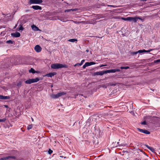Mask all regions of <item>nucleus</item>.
I'll list each match as a JSON object with an SVG mask.
<instances>
[{"label": "nucleus", "instance_id": "3c124183", "mask_svg": "<svg viewBox=\"0 0 160 160\" xmlns=\"http://www.w3.org/2000/svg\"><path fill=\"white\" fill-rule=\"evenodd\" d=\"M16 27V25L15 26V28Z\"/></svg>", "mask_w": 160, "mask_h": 160}, {"label": "nucleus", "instance_id": "e433bc0d", "mask_svg": "<svg viewBox=\"0 0 160 160\" xmlns=\"http://www.w3.org/2000/svg\"><path fill=\"white\" fill-rule=\"evenodd\" d=\"M122 19L125 21H128V17L127 18H123Z\"/></svg>", "mask_w": 160, "mask_h": 160}, {"label": "nucleus", "instance_id": "1a4fd4ad", "mask_svg": "<svg viewBox=\"0 0 160 160\" xmlns=\"http://www.w3.org/2000/svg\"><path fill=\"white\" fill-rule=\"evenodd\" d=\"M137 129L140 132L144 133L147 134H149L150 133V132L146 129H142L139 128H137Z\"/></svg>", "mask_w": 160, "mask_h": 160}, {"label": "nucleus", "instance_id": "4be33fe9", "mask_svg": "<svg viewBox=\"0 0 160 160\" xmlns=\"http://www.w3.org/2000/svg\"><path fill=\"white\" fill-rule=\"evenodd\" d=\"M29 72L30 73H35L36 72L34 69L33 68H31L29 70Z\"/></svg>", "mask_w": 160, "mask_h": 160}, {"label": "nucleus", "instance_id": "ddd939ff", "mask_svg": "<svg viewBox=\"0 0 160 160\" xmlns=\"http://www.w3.org/2000/svg\"><path fill=\"white\" fill-rule=\"evenodd\" d=\"M140 19L141 20H142V19L140 17H132V21L134 22V23L136 22L138 20Z\"/></svg>", "mask_w": 160, "mask_h": 160}, {"label": "nucleus", "instance_id": "f257e3e1", "mask_svg": "<svg viewBox=\"0 0 160 160\" xmlns=\"http://www.w3.org/2000/svg\"><path fill=\"white\" fill-rule=\"evenodd\" d=\"M51 68L53 69H58L62 68H68V66L66 65H63L60 63L53 64L51 65Z\"/></svg>", "mask_w": 160, "mask_h": 160}, {"label": "nucleus", "instance_id": "2f4dec72", "mask_svg": "<svg viewBox=\"0 0 160 160\" xmlns=\"http://www.w3.org/2000/svg\"><path fill=\"white\" fill-rule=\"evenodd\" d=\"M84 62H85V60L83 59L82 60L80 63V65H82L83 64V63H84Z\"/></svg>", "mask_w": 160, "mask_h": 160}, {"label": "nucleus", "instance_id": "79ce46f5", "mask_svg": "<svg viewBox=\"0 0 160 160\" xmlns=\"http://www.w3.org/2000/svg\"><path fill=\"white\" fill-rule=\"evenodd\" d=\"M4 106L5 108H7L8 107V106L7 105H5Z\"/></svg>", "mask_w": 160, "mask_h": 160}, {"label": "nucleus", "instance_id": "a18cd8bd", "mask_svg": "<svg viewBox=\"0 0 160 160\" xmlns=\"http://www.w3.org/2000/svg\"><path fill=\"white\" fill-rule=\"evenodd\" d=\"M135 160H139V159L138 158H136Z\"/></svg>", "mask_w": 160, "mask_h": 160}, {"label": "nucleus", "instance_id": "f8f14e48", "mask_svg": "<svg viewBox=\"0 0 160 160\" xmlns=\"http://www.w3.org/2000/svg\"><path fill=\"white\" fill-rule=\"evenodd\" d=\"M11 35L12 37L18 38L20 36V34L19 32H16L15 33H12Z\"/></svg>", "mask_w": 160, "mask_h": 160}, {"label": "nucleus", "instance_id": "c9c22d12", "mask_svg": "<svg viewBox=\"0 0 160 160\" xmlns=\"http://www.w3.org/2000/svg\"><path fill=\"white\" fill-rule=\"evenodd\" d=\"M115 71L116 72H120V69L118 68L115 69Z\"/></svg>", "mask_w": 160, "mask_h": 160}, {"label": "nucleus", "instance_id": "423d86ee", "mask_svg": "<svg viewBox=\"0 0 160 160\" xmlns=\"http://www.w3.org/2000/svg\"><path fill=\"white\" fill-rule=\"evenodd\" d=\"M42 0H30L29 3L30 4H39L42 2Z\"/></svg>", "mask_w": 160, "mask_h": 160}, {"label": "nucleus", "instance_id": "bb28decb", "mask_svg": "<svg viewBox=\"0 0 160 160\" xmlns=\"http://www.w3.org/2000/svg\"><path fill=\"white\" fill-rule=\"evenodd\" d=\"M152 152H155V149L152 147H151L149 149Z\"/></svg>", "mask_w": 160, "mask_h": 160}, {"label": "nucleus", "instance_id": "dca6fc26", "mask_svg": "<svg viewBox=\"0 0 160 160\" xmlns=\"http://www.w3.org/2000/svg\"><path fill=\"white\" fill-rule=\"evenodd\" d=\"M10 97L9 96H4L2 95H0V99H9Z\"/></svg>", "mask_w": 160, "mask_h": 160}, {"label": "nucleus", "instance_id": "a878e982", "mask_svg": "<svg viewBox=\"0 0 160 160\" xmlns=\"http://www.w3.org/2000/svg\"><path fill=\"white\" fill-rule=\"evenodd\" d=\"M19 26H20V28H19V30H23L24 28L22 26V25H19Z\"/></svg>", "mask_w": 160, "mask_h": 160}, {"label": "nucleus", "instance_id": "cd10ccee", "mask_svg": "<svg viewBox=\"0 0 160 160\" xmlns=\"http://www.w3.org/2000/svg\"><path fill=\"white\" fill-rule=\"evenodd\" d=\"M53 151L51 150L50 149H49V150L48 151V153L49 154H51L52 153Z\"/></svg>", "mask_w": 160, "mask_h": 160}, {"label": "nucleus", "instance_id": "c85d7f7f", "mask_svg": "<svg viewBox=\"0 0 160 160\" xmlns=\"http://www.w3.org/2000/svg\"><path fill=\"white\" fill-rule=\"evenodd\" d=\"M22 82H21V81H20L19 82H18L17 84V86H20L22 84Z\"/></svg>", "mask_w": 160, "mask_h": 160}, {"label": "nucleus", "instance_id": "412c9836", "mask_svg": "<svg viewBox=\"0 0 160 160\" xmlns=\"http://www.w3.org/2000/svg\"><path fill=\"white\" fill-rule=\"evenodd\" d=\"M68 41L69 42H74L76 41H77V39H69L68 40Z\"/></svg>", "mask_w": 160, "mask_h": 160}, {"label": "nucleus", "instance_id": "39448f33", "mask_svg": "<svg viewBox=\"0 0 160 160\" xmlns=\"http://www.w3.org/2000/svg\"><path fill=\"white\" fill-rule=\"evenodd\" d=\"M66 93L64 92H62L58 93L56 94H52L51 95V97L53 99H56L58 98L59 97L65 95Z\"/></svg>", "mask_w": 160, "mask_h": 160}, {"label": "nucleus", "instance_id": "ea45409f", "mask_svg": "<svg viewBox=\"0 0 160 160\" xmlns=\"http://www.w3.org/2000/svg\"><path fill=\"white\" fill-rule=\"evenodd\" d=\"M146 146L147 147V148H148V149H150V147L148 145H146Z\"/></svg>", "mask_w": 160, "mask_h": 160}, {"label": "nucleus", "instance_id": "b1692460", "mask_svg": "<svg viewBox=\"0 0 160 160\" xmlns=\"http://www.w3.org/2000/svg\"><path fill=\"white\" fill-rule=\"evenodd\" d=\"M129 68V67L128 66L126 67H121L120 68L121 69H127Z\"/></svg>", "mask_w": 160, "mask_h": 160}, {"label": "nucleus", "instance_id": "4468645a", "mask_svg": "<svg viewBox=\"0 0 160 160\" xmlns=\"http://www.w3.org/2000/svg\"><path fill=\"white\" fill-rule=\"evenodd\" d=\"M32 8L34 10H41L42 9V8L41 7L38 5H33L32 7Z\"/></svg>", "mask_w": 160, "mask_h": 160}, {"label": "nucleus", "instance_id": "de8ad7c7", "mask_svg": "<svg viewBox=\"0 0 160 160\" xmlns=\"http://www.w3.org/2000/svg\"><path fill=\"white\" fill-rule=\"evenodd\" d=\"M61 20V21H62L64 22L63 19V20Z\"/></svg>", "mask_w": 160, "mask_h": 160}, {"label": "nucleus", "instance_id": "f3484780", "mask_svg": "<svg viewBox=\"0 0 160 160\" xmlns=\"http://www.w3.org/2000/svg\"><path fill=\"white\" fill-rule=\"evenodd\" d=\"M32 29L35 31H38L39 30L38 28L34 25H33L31 26Z\"/></svg>", "mask_w": 160, "mask_h": 160}, {"label": "nucleus", "instance_id": "5701e85b", "mask_svg": "<svg viewBox=\"0 0 160 160\" xmlns=\"http://www.w3.org/2000/svg\"><path fill=\"white\" fill-rule=\"evenodd\" d=\"M32 127V125L31 124L30 125H29L28 127H27V129L28 130H29L31 129Z\"/></svg>", "mask_w": 160, "mask_h": 160}, {"label": "nucleus", "instance_id": "393cba45", "mask_svg": "<svg viewBox=\"0 0 160 160\" xmlns=\"http://www.w3.org/2000/svg\"><path fill=\"white\" fill-rule=\"evenodd\" d=\"M14 41H12L11 40H8L6 41V43H7L9 44H12Z\"/></svg>", "mask_w": 160, "mask_h": 160}, {"label": "nucleus", "instance_id": "c03bdc74", "mask_svg": "<svg viewBox=\"0 0 160 160\" xmlns=\"http://www.w3.org/2000/svg\"><path fill=\"white\" fill-rule=\"evenodd\" d=\"M86 52H89V50H88V49H87V50H86Z\"/></svg>", "mask_w": 160, "mask_h": 160}, {"label": "nucleus", "instance_id": "c756f323", "mask_svg": "<svg viewBox=\"0 0 160 160\" xmlns=\"http://www.w3.org/2000/svg\"><path fill=\"white\" fill-rule=\"evenodd\" d=\"M6 120V118H4L2 119H0V122H5Z\"/></svg>", "mask_w": 160, "mask_h": 160}, {"label": "nucleus", "instance_id": "f03ea898", "mask_svg": "<svg viewBox=\"0 0 160 160\" xmlns=\"http://www.w3.org/2000/svg\"><path fill=\"white\" fill-rule=\"evenodd\" d=\"M92 143L91 146L92 148H97L98 146V139L96 138H93L92 139Z\"/></svg>", "mask_w": 160, "mask_h": 160}, {"label": "nucleus", "instance_id": "49530a36", "mask_svg": "<svg viewBox=\"0 0 160 160\" xmlns=\"http://www.w3.org/2000/svg\"><path fill=\"white\" fill-rule=\"evenodd\" d=\"M60 157H61V158H62V157H63V156H60Z\"/></svg>", "mask_w": 160, "mask_h": 160}, {"label": "nucleus", "instance_id": "4c0bfd02", "mask_svg": "<svg viewBox=\"0 0 160 160\" xmlns=\"http://www.w3.org/2000/svg\"><path fill=\"white\" fill-rule=\"evenodd\" d=\"M81 65H80V63H77L74 65V66H81Z\"/></svg>", "mask_w": 160, "mask_h": 160}, {"label": "nucleus", "instance_id": "473e14b6", "mask_svg": "<svg viewBox=\"0 0 160 160\" xmlns=\"http://www.w3.org/2000/svg\"><path fill=\"white\" fill-rule=\"evenodd\" d=\"M160 62V59H158V60H157L156 61H154V62L155 63H158V62Z\"/></svg>", "mask_w": 160, "mask_h": 160}, {"label": "nucleus", "instance_id": "6ab92c4d", "mask_svg": "<svg viewBox=\"0 0 160 160\" xmlns=\"http://www.w3.org/2000/svg\"><path fill=\"white\" fill-rule=\"evenodd\" d=\"M90 66V62H87L83 65V68H85L86 67Z\"/></svg>", "mask_w": 160, "mask_h": 160}, {"label": "nucleus", "instance_id": "20e7f679", "mask_svg": "<svg viewBox=\"0 0 160 160\" xmlns=\"http://www.w3.org/2000/svg\"><path fill=\"white\" fill-rule=\"evenodd\" d=\"M151 51H152L151 49H150V50H147V51L146 50L144 49L142 50H139L138 51L135 52H130V53L131 55H134L137 54L138 53H143V52H150Z\"/></svg>", "mask_w": 160, "mask_h": 160}, {"label": "nucleus", "instance_id": "603ef678", "mask_svg": "<svg viewBox=\"0 0 160 160\" xmlns=\"http://www.w3.org/2000/svg\"><path fill=\"white\" fill-rule=\"evenodd\" d=\"M119 143V142H118L117 143L118 144V143Z\"/></svg>", "mask_w": 160, "mask_h": 160}, {"label": "nucleus", "instance_id": "2eb2a0df", "mask_svg": "<svg viewBox=\"0 0 160 160\" xmlns=\"http://www.w3.org/2000/svg\"><path fill=\"white\" fill-rule=\"evenodd\" d=\"M92 121H95L96 120L98 119L99 117L97 115H94L92 116Z\"/></svg>", "mask_w": 160, "mask_h": 160}, {"label": "nucleus", "instance_id": "09e8293b", "mask_svg": "<svg viewBox=\"0 0 160 160\" xmlns=\"http://www.w3.org/2000/svg\"><path fill=\"white\" fill-rule=\"evenodd\" d=\"M53 87V85H52L51 86V87L52 88Z\"/></svg>", "mask_w": 160, "mask_h": 160}, {"label": "nucleus", "instance_id": "72a5a7b5", "mask_svg": "<svg viewBox=\"0 0 160 160\" xmlns=\"http://www.w3.org/2000/svg\"><path fill=\"white\" fill-rule=\"evenodd\" d=\"M141 124L143 125H146V121H144L143 122H141Z\"/></svg>", "mask_w": 160, "mask_h": 160}, {"label": "nucleus", "instance_id": "aec40b11", "mask_svg": "<svg viewBox=\"0 0 160 160\" xmlns=\"http://www.w3.org/2000/svg\"><path fill=\"white\" fill-rule=\"evenodd\" d=\"M77 10V8H75V9H67V10H65L64 12H69L71 11H76V10Z\"/></svg>", "mask_w": 160, "mask_h": 160}, {"label": "nucleus", "instance_id": "6e6552de", "mask_svg": "<svg viewBox=\"0 0 160 160\" xmlns=\"http://www.w3.org/2000/svg\"><path fill=\"white\" fill-rule=\"evenodd\" d=\"M106 71H101L99 72H97L94 73V75H102L105 74H106Z\"/></svg>", "mask_w": 160, "mask_h": 160}, {"label": "nucleus", "instance_id": "7c9ffc66", "mask_svg": "<svg viewBox=\"0 0 160 160\" xmlns=\"http://www.w3.org/2000/svg\"><path fill=\"white\" fill-rule=\"evenodd\" d=\"M132 19V17H128V21H131Z\"/></svg>", "mask_w": 160, "mask_h": 160}, {"label": "nucleus", "instance_id": "f704fd0d", "mask_svg": "<svg viewBox=\"0 0 160 160\" xmlns=\"http://www.w3.org/2000/svg\"><path fill=\"white\" fill-rule=\"evenodd\" d=\"M108 6L113 7V8H116L117 7V6H116L112 5H108Z\"/></svg>", "mask_w": 160, "mask_h": 160}, {"label": "nucleus", "instance_id": "9b49d317", "mask_svg": "<svg viewBox=\"0 0 160 160\" xmlns=\"http://www.w3.org/2000/svg\"><path fill=\"white\" fill-rule=\"evenodd\" d=\"M56 74V73L55 72H50L49 73L46 74L44 76H47L48 77H52L54 75Z\"/></svg>", "mask_w": 160, "mask_h": 160}, {"label": "nucleus", "instance_id": "9d476101", "mask_svg": "<svg viewBox=\"0 0 160 160\" xmlns=\"http://www.w3.org/2000/svg\"><path fill=\"white\" fill-rule=\"evenodd\" d=\"M34 50L38 52H40L42 50V48L39 45H37L34 47Z\"/></svg>", "mask_w": 160, "mask_h": 160}, {"label": "nucleus", "instance_id": "58836bf2", "mask_svg": "<svg viewBox=\"0 0 160 160\" xmlns=\"http://www.w3.org/2000/svg\"><path fill=\"white\" fill-rule=\"evenodd\" d=\"M96 63L94 62H91V65L95 64Z\"/></svg>", "mask_w": 160, "mask_h": 160}, {"label": "nucleus", "instance_id": "0eeeda50", "mask_svg": "<svg viewBox=\"0 0 160 160\" xmlns=\"http://www.w3.org/2000/svg\"><path fill=\"white\" fill-rule=\"evenodd\" d=\"M11 159H16V157L14 156H9L5 157H3L0 158V160H7Z\"/></svg>", "mask_w": 160, "mask_h": 160}, {"label": "nucleus", "instance_id": "a19ab883", "mask_svg": "<svg viewBox=\"0 0 160 160\" xmlns=\"http://www.w3.org/2000/svg\"><path fill=\"white\" fill-rule=\"evenodd\" d=\"M107 66V65H102L100 66H99V67H102V66Z\"/></svg>", "mask_w": 160, "mask_h": 160}, {"label": "nucleus", "instance_id": "a211bd4d", "mask_svg": "<svg viewBox=\"0 0 160 160\" xmlns=\"http://www.w3.org/2000/svg\"><path fill=\"white\" fill-rule=\"evenodd\" d=\"M116 72L115 69H111L106 70V73H108L115 72Z\"/></svg>", "mask_w": 160, "mask_h": 160}, {"label": "nucleus", "instance_id": "37998d69", "mask_svg": "<svg viewBox=\"0 0 160 160\" xmlns=\"http://www.w3.org/2000/svg\"><path fill=\"white\" fill-rule=\"evenodd\" d=\"M31 119H32V121H34L33 119L32 118H31Z\"/></svg>", "mask_w": 160, "mask_h": 160}, {"label": "nucleus", "instance_id": "7ed1b4c3", "mask_svg": "<svg viewBox=\"0 0 160 160\" xmlns=\"http://www.w3.org/2000/svg\"><path fill=\"white\" fill-rule=\"evenodd\" d=\"M39 80V79L38 78H35L30 79L26 80L25 82L26 84H30L32 83L36 82Z\"/></svg>", "mask_w": 160, "mask_h": 160}, {"label": "nucleus", "instance_id": "8fccbe9b", "mask_svg": "<svg viewBox=\"0 0 160 160\" xmlns=\"http://www.w3.org/2000/svg\"><path fill=\"white\" fill-rule=\"evenodd\" d=\"M88 106H89V107H90V105H89Z\"/></svg>", "mask_w": 160, "mask_h": 160}]
</instances>
